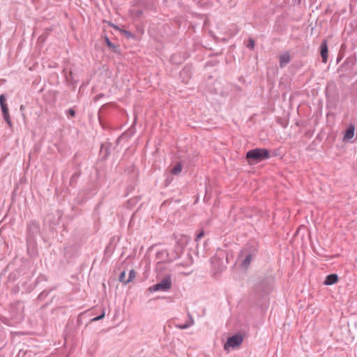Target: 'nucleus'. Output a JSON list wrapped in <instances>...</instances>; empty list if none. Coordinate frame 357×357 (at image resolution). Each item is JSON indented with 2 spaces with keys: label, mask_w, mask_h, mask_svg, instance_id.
Listing matches in <instances>:
<instances>
[{
  "label": "nucleus",
  "mask_w": 357,
  "mask_h": 357,
  "mask_svg": "<svg viewBox=\"0 0 357 357\" xmlns=\"http://www.w3.org/2000/svg\"><path fill=\"white\" fill-rule=\"evenodd\" d=\"M258 254V247L255 244H247L241 250L238 258L241 259L240 266L247 270L252 261Z\"/></svg>",
  "instance_id": "obj_1"
},
{
  "label": "nucleus",
  "mask_w": 357,
  "mask_h": 357,
  "mask_svg": "<svg viewBox=\"0 0 357 357\" xmlns=\"http://www.w3.org/2000/svg\"><path fill=\"white\" fill-rule=\"evenodd\" d=\"M270 158V151L267 149L256 148L246 153V158L250 163H258Z\"/></svg>",
  "instance_id": "obj_2"
},
{
  "label": "nucleus",
  "mask_w": 357,
  "mask_h": 357,
  "mask_svg": "<svg viewBox=\"0 0 357 357\" xmlns=\"http://www.w3.org/2000/svg\"><path fill=\"white\" fill-rule=\"evenodd\" d=\"M10 319L15 323L20 322L24 317V306L21 301H15L10 304L9 308Z\"/></svg>",
  "instance_id": "obj_3"
},
{
  "label": "nucleus",
  "mask_w": 357,
  "mask_h": 357,
  "mask_svg": "<svg viewBox=\"0 0 357 357\" xmlns=\"http://www.w3.org/2000/svg\"><path fill=\"white\" fill-rule=\"evenodd\" d=\"M172 285V283L171 277L169 275H167L164 278H162L160 282L150 287L149 291H167L171 289Z\"/></svg>",
  "instance_id": "obj_4"
},
{
  "label": "nucleus",
  "mask_w": 357,
  "mask_h": 357,
  "mask_svg": "<svg viewBox=\"0 0 357 357\" xmlns=\"http://www.w3.org/2000/svg\"><path fill=\"white\" fill-rule=\"evenodd\" d=\"M175 238L176 239V245L175 247L174 258L176 259L180 257L184 248L188 245L190 241V237L187 235H180L176 236Z\"/></svg>",
  "instance_id": "obj_5"
},
{
  "label": "nucleus",
  "mask_w": 357,
  "mask_h": 357,
  "mask_svg": "<svg viewBox=\"0 0 357 357\" xmlns=\"http://www.w3.org/2000/svg\"><path fill=\"white\" fill-rule=\"evenodd\" d=\"M0 107L2 112L3 118L5 121L7 123L8 126L11 128L13 126V123L11 121V118L9 114V109L8 104L6 103V97L4 94H1L0 96Z\"/></svg>",
  "instance_id": "obj_6"
},
{
  "label": "nucleus",
  "mask_w": 357,
  "mask_h": 357,
  "mask_svg": "<svg viewBox=\"0 0 357 357\" xmlns=\"http://www.w3.org/2000/svg\"><path fill=\"white\" fill-rule=\"evenodd\" d=\"M243 342V337L241 335L236 334L233 336L228 337L226 343L224 345L225 350L228 349L229 347L235 348L238 347Z\"/></svg>",
  "instance_id": "obj_7"
},
{
  "label": "nucleus",
  "mask_w": 357,
  "mask_h": 357,
  "mask_svg": "<svg viewBox=\"0 0 357 357\" xmlns=\"http://www.w3.org/2000/svg\"><path fill=\"white\" fill-rule=\"evenodd\" d=\"M320 54L321 56L322 62L326 63L328 61V50L327 45V40H323L320 45Z\"/></svg>",
  "instance_id": "obj_8"
},
{
  "label": "nucleus",
  "mask_w": 357,
  "mask_h": 357,
  "mask_svg": "<svg viewBox=\"0 0 357 357\" xmlns=\"http://www.w3.org/2000/svg\"><path fill=\"white\" fill-rule=\"evenodd\" d=\"M280 66L284 68L291 61V56L288 52H284L283 54L280 56Z\"/></svg>",
  "instance_id": "obj_9"
},
{
  "label": "nucleus",
  "mask_w": 357,
  "mask_h": 357,
  "mask_svg": "<svg viewBox=\"0 0 357 357\" xmlns=\"http://www.w3.org/2000/svg\"><path fill=\"white\" fill-rule=\"evenodd\" d=\"M112 144L109 142H105L102 144L100 148V153L102 155L103 159H106L110 154V149Z\"/></svg>",
  "instance_id": "obj_10"
},
{
  "label": "nucleus",
  "mask_w": 357,
  "mask_h": 357,
  "mask_svg": "<svg viewBox=\"0 0 357 357\" xmlns=\"http://www.w3.org/2000/svg\"><path fill=\"white\" fill-rule=\"evenodd\" d=\"M194 324H195L194 319L192 318V315L190 313H188V321L183 324H176L175 326H176V328H179V329H186V328L192 326V325H194Z\"/></svg>",
  "instance_id": "obj_11"
},
{
  "label": "nucleus",
  "mask_w": 357,
  "mask_h": 357,
  "mask_svg": "<svg viewBox=\"0 0 357 357\" xmlns=\"http://www.w3.org/2000/svg\"><path fill=\"white\" fill-rule=\"evenodd\" d=\"M354 126L352 124L349 125L345 131V134L344 135V140L347 142L351 140L354 136Z\"/></svg>",
  "instance_id": "obj_12"
},
{
  "label": "nucleus",
  "mask_w": 357,
  "mask_h": 357,
  "mask_svg": "<svg viewBox=\"0 0 357 357\" xmlns=\"http://www.w3.org/2000/svg\"><path fill=\"white\" fill-rule=\"evenodd\" d=\"M338 280V276L337 274H330L326 277L324 280V284L332 285L336 283Z\"/></svg>",
  "instance_id": "obj_13"
},
{
  "label": "nucleus",
  "mask_w": 357,
  "mask_h": 357,
  "mask_svg": "<svg viewBox=\"0 0 357 357\" xmlns=\"http://www.w3.org/2000/svg\"><path fill=\"white\" fill-rule=\"evenodd\" d=\"M182 170V165L181 163H177L171 170V173L174 175L178 174Z\"/></svg>",
  "instance_id": "obj_14"
},
{
  "label": "nucleus",
  "mask_w": 357,
  "mask_h": 357,
  "mask_svg": "<svg viewBox=\"0 0 357 357\" xmlns=\"http://www.w3.org/2000/svg\"><path fill=\"white\" fill-rule=\"evenodd\" d=\"M81 174V172L79 171V172H77L75 173H74L70 179V185H73L74 184L76 183L77 182V179L79 178V176H80Z\"/></svg>",
  "instance_id": "obj_15"
},
{
  "label": "nucleus",
  "mask_w": 357,
  "mask_h": 357,
  "mask_svg": "<svg viewBox=\"0 0 357 357\" xmlns=\"http://www.w3.org/2000/svg\"><path fill=\"white\" fill-rule=\"evenodd\" d=\"M135 276H136L135 271L133 269L130 270L129 272L128 279L126 281V284H128L130 282H131L135 278Z\"/></svg>",
  "instance_id": "obj_16"
},
{
  "label": "nucleus",
  "mask_w": 357,
  "mask_h": 357,
  "mask_svg": "<svg viewBox=\"0 0 357 357\" xmlns=\"http://www.w3.org/2000/svg\"><path fill=\"white\" fill-rule=\"evenodd\" d=\"M105 43L109 47L112 49L116 48V46L114 45L107 37L105 38Z\"/></svg>",
  "instance_id": "obj_17"
},
{
  "label": "nucleus",
  "mask_w": 357,
  "mask_h": 357,
  "mask_svg": "<svg viewBox=\"0 0 357 357\" xmlns=\"http://www.w3.org/2000/svg\"><path fill=\"white\" fill-rule=\"evenodd\" d=\"M125 278H126V272L122 271L119 275V280L121 282L126 284V280H125Z\"/></svg>",
  "instance_id": "obj_18"
},
{
  "label": "nucleus",
  "mask_w": 357,
  "mask_h": 357,
  "mask_svg": "<svg viewBox=\"0 0 357 357\" xmlns=\"http://www.w3.org/2000/svg\"><path fill=\"white\" fill-rule=\"evenodd\" d=\"M66 114L68 116L74 117L75 116V111L73 108H70L66 111Z\"/></svg>",
  "instance_id": "obj_19"
},
{
  "label": "nucleus",
  "mask_w": 357,
  "mask_h": 357,
  "mask_svg": "<svg viewBox=\"0 0 357 357\" xmlns=\"http://www.w3.org/2000/svg\"><path fill=\"white\" fill-rule=\"evenodd\" d=\"M247 47L250 49V50H252L255 47V40L252 39V38H250L249 40H248V43L247 45Z\"/></svg>",
  "instance_id": "obj_20"
},
{
  "label": "nucleus",
  "mask_w": 357,
  "mask_h": 357,
  "mask_svg": "<svg viewBox=\"0 0 357 357\" xmlns=\"http://www.w3.org/2000/svg\"><path fill=\"white\" fill-rule=\"evenodd\" d=\"M121 32L128 38H132L134 36L133 34L130 31L122 30Z\"/></svg>",
  "instance_id": "obj_21"
},
{
  "label": "nucleus",
  "mask_w": 357,
  "mask_h": 357,
  "mask_svg": "<svg viewBox=\"0 0 357 357\" xmlns=\"http://www.w3.org/2000/svg\"><path fill=\"white\" fill-rule=\"evenodd\" d=\"M204 230H202L197 235V237L195 238V241H198L199 240L200 238H202V237H204Z\"/></svg>",
  "instance_id": "obj_22"
},
{
  "label": "nucleus",
  "mask_w": 357,
  "mask_h": 357,
  "mask_svg": "<svg viewBox=\"0 0 357 357\" xmlns=\"http://www.w3.org/2000/svg\"><path fill=\"white\" fill-rule=\"evenodd\" d=\"M105 317V312H103L100 315L94 317L92 321H96L102 319Z\"/></svg>",
  "instance_id": "obj_23"
},
{
  "label": "nucleus",
  "mask_w": 357,
  "mask_h": 357,
  "mask_svg": "<svg viewBox=\"0 0 357 357\" xmlns=\"http://www.w3.org/2000/svg\"><path fill=\"white\" fill-rule=\"evenodd\" d=\"M188 68H184L181 72H180V76L182 77L183 76L184 74H187L188 72Z\"/></svg>",
  "instance_id": "obj_24"
},
{
  "label": "nucleus",
  "mask_w": 357,
  "mask_h": 357,
  "mask_svg": "<svg viewBox=\"0 0 357 357\" xmlns=\"http://www.w3.org/2000/svg\"><path fill=\"white\" fill-rule=\"evenodd\" d=\"M142 14V11H141V10H138V11L137 12V16H140Z\"/></svg>",
  "instance_id": "obj_25"
},
{
  "label": "nucleus",
  "mask_w": 357,
  "mask_h": 357,
  "mask_svg": "<svg viewBox=\"0 0 357 357\" xmlns=\"http://www.w3.org/2000/svg\"><path fill=\"white\" fill-rule=\"evenodd\" d=\"M22 109H23V106L22 105V106L20 107V109L22 110Z\"/></svg>",
  "instance_id": "obj_26"
}]
</instances>
